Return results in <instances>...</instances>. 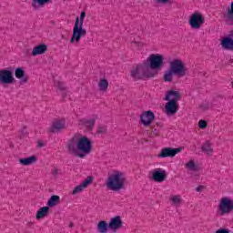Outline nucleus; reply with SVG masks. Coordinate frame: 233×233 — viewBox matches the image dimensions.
Wrapping results in <instances>:
<instances>
[{
  "instance_id": "nucleus-1",
  "label": "nucleus",
  "mask_w": 233,
  "mask_h": 233,
  "mask_svg": "<svg viewBox=\"0 0 233 233\" xmlns=\"http://www.w3.org/2000/svg\"><path fill=\"white\" fill-rule=\"evenodd\" d=\"M68 154L83 159L86 155L92 152V140L87 137L74 136L66 145Z\"/></svg>"
},
{
  "instance_id": "nucleus-2",
  "label": "nucleus",
  "mask_w": 233,
  "mask_h": 233,
  "mask_svg": "<svg viewBox=\"0 0 233 233\" xmlns=\"http://www.w3.org/2000/svg\"><path fill=\"white\" fill-rule=\"evenodd\" d=\"M174 76H178V77H185L187 76L185 64L180 59H175L170 63L169 68L165 72L163 79L166 83H172Z\"/></svg>"
},
{
  "instance_id": "nucleus-3",
  "label": "nucleus",
  "mask_w": 233,
  "mask_h": 233,
  "mask_svg": "<svg viewBox=\"0 0 233 233\" xmlns=\"http://www.w3.org/2000/svg\"><path fill=\"white\" fill-rule=\"evenodd\" d=\"M86 17V13L85 11L80 13V18L79 16L76 17L70 43H79L81 41V37H85V35H86V29L83 28V23L85 22Z\"/></svg>"
},
{
  "instance_id": "nucleus-4",
  "label": "nucleus",
  "mask_w": 233,
  "mask_h": 233,
  "mask_svg": "<svg viewBox=\"0 0 233 233\" xmlns=\"http://www.w3.org/2000/svg\"><path fill=\"white\" fill-rule=\"evenodd\" d=\"M156 72L148 69L146 64L137 65L133 70H131L130 76L134 81H141L156 77Z\"/></svg>"
},
{
  "instance_id": "nucleus-5",
  "label": "nucleus",
  "mask_w": 233,
  "mask_h": 233,
  "mask_svg": "<svg viewBox=\"0 0 233 233\" xmlns=\"http://www.w3.org/2000/svg\"><path fill=\"white\" fill-rule=\"evenodd\" d=\"M106 186L109 190L114 192H119L125 188V177L123 173L116 171L114 174L108 177Z\"/></svg>"
},
{
  "instance_id": "nucleus-6",
  "label": "nucleus",
  "mask_w": 233,
  "mask_h": 233,
  "mask_svg": "<svg viewBox=\"0 0 233 233\" xmlns=\"http://www.w3.org/2000/svg\"><path fill=\"white\" fill-rule=\"evenodd\" d=\"M144 64L148 70L156 72V76H157L159 70L165 66V56L161 54H152Z\"/></svg>"
},
{
  "instance_id": "nucleus-7",
  "label": "nucleus",
  "mask_w": 233,
  "mask_h": 233,
  "mask_svg": "<svg viewBox=\"0 0 233 233\" xmlns=\"http://www.w3.org/2000/svg\"><path fill=\"white\" fill-rule=\"evenodd\" d=\"M233 212V200L229 198L224 197L219 200L218 206L217 214L218 216H227L228 214H232Z\"/></svg>"
},
{
  "instance_id": "nucleus-8",
  "label": "nucleus",
  "mask_w": 233,
  "mask_h": 233,
  "mask_svg": "<svg viewBox=\"0 0 233 233\" xmlns=\"http://www.w3.org/2000/svg\"><path fill=\"white\" fill-rule=\"evenodd\" d=\"M0 83L1 85H12L15 83L14 77V68L7 67L0 70Z\"/></svg>"
},
{
  "instance_id": "nucleus-9",
  "label": "nucleus",
  "mask_w": 233,
  "mask_h": 233,
  "mask_svg": "<svg viewBox=\"0 0 233 233\" xmlns=\"http://www.w3.org/2000/svg\"><path fill=\"white\" fill-rule=\"evenodd\" d=\"M188 23L193 30H199L205 25V17L200 13L196 12L189 16Z\"/></svg>"
},
{
  "instance_id": "nucleus-10",
  "label": "nucleus",
  "mask_w": 233,
  "mask_h": 233,
  "mask_svg": "<svg viewBox=\"0 0 233 233\" xmlns=\"http://www.w3.org/2000/svg\"><path fill=\"white\" fill-rule=\"evenodd\" d=\"M152 181L155 183H163V181H167V171L163 168H155L153 171H150Z\"/></svg>"
},
{
  "instance_id": "nucleus-11",
  "label": "nucleus",
  "mask_w": 233,
  "mask_h": 233,
  "mask_svg": "<svg viewBox=\"0 0 233 233\" xmlns=\"http://www.w3.org/2000/svg\"><path fill=\"white\" fill-rule=\"evenodd\" d=\"M156 119V115H154V112L152 110L145 111L140 116V121L144 127H150L152 125L153 121Z\"/></svg>"
},
{
  "instance_id": "nucleus-12",
  "label": "nucleus",
  "mask_w": 233,
  "mask_h": 233,
  "mask_svg": "<svg viewBox=\"0 0 233 233\" xmlns=\"http://www.w3.org/2000/svg\"><path fill=\"white\" fill-rule=\"evenodd\" d=\"M183 150V147H164L160 151V154L157 156V157H174L177 154H179Z\"/></svg>"
},
{
  "instance_id": "nucleus-13",
  "label": "nucleus",
  "mask_w": 233,
  "mask_h": 233,
  "mask_svg": "<svg viewBox=\"0 0 233 233\" xmlns=\"http://www.w3.org/2000/svg\"><path fill=\"white\" fill-rule=\"evenodd\" d=\"M94 181V177L88 176L78 186H76L73 191V196H76V194H79V192H83L85 188L88 187V185H91Z\"/></svg>"
},
{
  "instance_id": "nucleus-14",
  "label": "nucleus",
  "mask_w": 233,
  "mask_h": 233,
  "mask_svg": "<svg viewBox=\"0 0 233 233\" xmlns=\"http://www.w3.org/2000/svg\"><path fill=\"white\" fill-rule=\"evenodd\" d=\"M108 224L112 232H117L119 228H123V220L121 219V216L112 218Z\"/></svg>"
},
{
  "instance_id": "nucleus-15",
  "label": "nucleus",
  "mask_w": 233,
  "mask_h": 233,
  "mask_svg": "<svg viewBox=\"0 0 233 233\" xmlns=\"http://www.w3.org/2000/svg\"><path fill=\"white\" fill-rule=\"evenodd\" d=\"M66 128V126L65 124V121L57 119L52 123V126L49 128V132L50 134H56L57 132H61V130H65Z\"/></svg>"
},
{
  "instance_id": "nucleus-16",
  "label": "nucleus",
  "mask_w": 233,
  "mask_h": 233,
  "mask_svg": "<svg viewBox=\"0 0 233 233\" xmlns=\"http://www.w3.org/2000/svg\"><path fill=\"white\" fill-rule=\"evenodd\" d=\"M166 112L169 116H174L179 110V104L176 100H167Z\"/></svg>"
},
{
  "instance_id": "nucleus-17",
  "label": "nucleus",
  "mask_w": 233,
  "mask_h": 233,
  "mask_svg": "<svg viewBox=\"0 0 233 233\" xmlns=\"http://www.w3.org/2000/svg\"><path fill=\"white\" fill-rule=\"evenodd\" d=\"M15 76L16 79H19L20 85H26V83H28V76L26 75L23 67H17L15 70Z\"/></svg>"
},
{
  "instance_id": "nucleus-18",
  "label": "nucleus",
  "mask_w": 233,
  "mask_h": 233,
  "mask_svg": "<svg viewBox=\"0 0 233 233\" xmlns=\"http://www.w3.org/2000/svg\"><path fill=\"white\" fill-rule=\"evenodd\" d=\"M223 18L228 25H233V2H231L230 6H228L226 13L223 14Z\"/></svg>"
},
{
  "instance_id": "nucleus-19",
  "label": "nucleus",
  "mask_w": 233,
  "mask_h": 233,
  "mask_svg": "<svg viewBox=\"0 0 233 233\" xmlns=\"http://www.w3.org/2000/svg\"><path fill=\"white\" fill-rule=\"evenodd\" d=\"M166 101H175V103H177L181 99V93L175 90H169L165 97Z\"/></svg>"
},
{
  "instance_id": "nucleus-20",
  "label": "nucleus",
  "mask_w": 233,
  "mask_h": 233,
  "mask_svg": "<svg viewBox=\"0 0 233 233\" xmlns=\"http://www.w3.org/2000/svg\"><path fill=\"white\" fill-rule=\"evenodd\" d=\"M220 45L224 50H233V38L230 36H224L220 40Z\"/></svg>"
},
{
  "instance_id": "nucleus-21",
  "label": "nucleus",
  "mask_w": 233,
  "mask_h": 233,
  "mask_svg": "<svg viewBox=\"0 0 233 233\" xmlns=\"http://www.w3.org/2000/svg\"><path fill=\"white\" fill-rule=\"evenodd\" d=\"M46 50H48V46L45 44H40L34 47L31 55L33 56H42V54H45Z\"/></svg>"
},
{
  "instance_id": "nucleus-22",
  "label": "nucleus",
  "mask_w": 233,
  "mask_h": 233,
  "mask_svg": "<svg viewBox=\"0 0 233 233\" xmlns=\"http://www.w3.org/2000/svg\"><path fill=\"white\" fill-rule=\"evenodd\" d=\"M20 165H23L24 167H28L30 165H34V163L37 162V157L31 156L28 157L19 158Z\"/></svg>"
},
{
  "instance_id": "nucleus-23",
  "label": "nucleus",
  "mask_w": 233,
  "mask_h": 233,
  "mask_svg": "<svg viewBox=\"0 0 233 233\" xmlns=\"http://www.w3.org/2000/svg\"><path fill=\"white\" fill-rule=\"evenodd\" d=\"M80 123L83 125V127H86V128L90 131L94 129V126L96 125V118H82L80 119Z\"/></svg>"
},
{
  "instance_id": "nucleus-24",
  "label": "nucleus",
  "mask_w": 233,
  "mask_h": 233,
  "mask_svg": "<svg viewBox=\"0 0 233 233\" xmlns=\"http://www.w3.org/2000/svg\"><path fill=\"white\" fill-rule=\"evenodd\" d=\"M50 213V208L48 206L40 208L36 212V219H43L46 218Z\"/></svg>"
},
{
  "instance_id": "nucleus-25",
  "label": "nucleus",
  "mask_w": 233,
  "mask_h": 233,
  "mask_svg": "<svg viewBox=\"0 0 233 233\" xmlns=\"http://www.w3.org/2000/svg\"><path fill=\"white\" fill-rule=\"evenodd\" d=\"M61 202V198L57 195H52L51 198L47 200V207L52 208L53 207H56Z\"/></svg>"
},
{
  "instance_id": "nucleus-26",
  "label": "nucleus",
  "mask_w": 233,
  "mask_h": 233,
  "mask_svg": "<svg viewBox=\"0 0 233 233\" xmlns=\"http://www.w3.org/2000/svg\"><path fill=\"white\" fill-rule=\"evenodd\" d=\"M96 228L99 233H106L108 232V228H110V226L108 222L105 220H100L98 224L96 225Z\"/></svg>"
},
{
  "instance_id": "nucleus-27",
  "label": "nucleus",
  "mask_w": 233,
  "mask_h": 233,
  "mask_svg": "<svg viewBox=\"0 0 233 233\" xmlns=\"http://www.w3.org/2000/svg\"><path fill=\"white\" fill-rule=\"evenodd\" d=\"M48 3H52V0H33L32 6L35 10H39L45 5H48Z\"/></svg>"
},
{
  "instance_id": "nucleus-28",
  "label": "nucleus",
  "mask_w": 233,
  "mask_h": 233,
  "mask_svg": "<svg viewBox=\"0 0 233 233\" xmlns=\"http://www.w3.org/2000/svg\"><path fill=\"white\" fill-rule=\"evenodd\" d=\"M202 152H205L206 154L210 155L212 152H214V148H212V144H210V141H206L202 147H201Z\"/></svg>"
},
{
  "instance_id": "nucleus-29",
  "label": "nucleus",
  "mask_w": 233,
  "mask_h": 233,
  "mask_svg": "<svg viewBox=\"0 0 233 233\" xmlns=\"http://www.w3.org/2000/svg\"><path fill=\"white\" fill-rule=\"evenodd\" d=\"M98 88L100 92H106V90H108V80L101 78L98 83Z\"/></svg>"
},
{
  "instance_id": "nucleus-30",
  "label": "nucleus",
  "mask_w": 233,
  "mask_h": 233,
  "mask_svg": "<svg viewBox=\"0 0 233 233\" xmlns=\"http://www.w3.org/2000/svg\"><path fill=\"white\" fill-rule=\"evenodd\" d=\"M186 168H188V170H191L192 172H198V170H199V166L196 165L194 160H189L186 164Z\"/></svg>"
},
{
  "instance_id": "nucleus-31",
  "label": "nucleus",
  "mask_w": 233,
  "mask_h": 233,
  "mask_svg": "<svg viewBox=\"0 0 233 233\" xmlns=\"http://www.w3.org/2000/svg\"><path fill=\"white\" fill-rule=\"evenodd\" d=\"M169 201H171L172 205H176L178 207V205H181V196L179 195H175V196H172L170 198H169Z\"/></svg>"
},
{
  "instance_id": "nucleus-32",
  "label": "nucleus",
  "mask_w": 233,
  "mask_h": 233,
  "mask_svg": "<svg viewBox=\"0 0 233 233\" xmlns=\"http://www.w3.org/2000/svg\"><path fill=\"white\" fill-rule=\"evenodd\" d=\"M55 86H56V88H58V90H60L61 92H66V90H68V88L66 87V86H65V83L61 82V81H56L55 82Z\"/></svg>"
},
{
  "instance_id": "nucleus-33",
  "label": "nucleus",
  "mask_w": 233,
  "mask_h": 233,
  "mask_svg": "<svg viewBox=\"0 0 233 233\" xmlns=\"http://www.w3.org/2000/svg\"><path fill=\"white\" fill-rule=\"evenodd\" d=\"M158 5H174L176 0H155Z\"/></svg>"
},
{
  "instance_id": "nucleus-34",
  "label": "nucleus",
  "mask_w": 233,
  "mask_h": 233,
  "mask_svg": "<svg viewBox=\"0 0 233 233\" xmlns=\"http://www.w3.org/2000/svg\"><path fill=\"white\" fill-rule=\"evenodd\" d=\"M151 137H156V136H159V129L156 128V126L152 127V131L149 134Z\"/></svg>"
},
{
  "instance_id": "nucleus-35",
  "label": "nucleus",
  "mask_w": 233,
  "mask_h": 233,
  "mask_svg": "<svg viewBox=\"0 0 233 233\" xmlns=\"http://www.w3.org/2000/svg\"><path fill=\"white\" fill-rule=\"evenodd\" d=\"M214 106V105L210 104V103H205L200 105V108L202 110H208L209 108H212Z\"/></svg>"
},
{
  "instance_id": "nucleus-36",
  "label": "nucleus",
  "mask_w": 233,
  "mask_h": 233,
  "mask_svg": "<svg viewBox=\"0 0 233 233\" xmlns=\"http://www.w3.org/2000/svg\"><path fill=\"white\" fill-rule=\"evenodd\" d=\"M107 132V127L106 126H100L97 128V134H106Z\"/></svg>"
},
{
  "instance_id": "nucleus-37",
  "label": "nucleus",
  "mask_w": 233,
  "mask_h": 233,
  "mask_svg": "<svg viewBox=\"0 0 233 233\" xmlns=\"http://www.w3.org/2000/svg\"><path fill=\"white\" fill-rule=\"evenodd\" d=\"M28 132L26 131V127H24L21 130H20V137H25V136H27Z\"/></svg>"
},
{
  "instance_id": "nucleus-38",
  "label": "nucleus",
  "mask_w": 233,
  "mask_h": 233,
  "mask_svg": "<svg viewBox=\"0 0 233 233\" xmlns=\"http://www.w3.org/2000/svg\"><path fill=\"white\" fill-rule=\"evenodd\" d=\"M207 122L205 120H199L198 127L199 128L205 129L207 128Z\"/></svg>"
},
{
  "instance_id": "nucleus-39",
  "label": "nucleus",
  "mask_w": 233,
  "mask_h": 233,
  "mask_svg": "<svg viewBox=\"0 0 233 233\" xmlns=\"http://www.w3.org/2000/svg\"><path fill=\"white\" fill-rule=\"evenodd\" d=\"M51 174L54 176V177H56V176H59V169L57 167H54Z\"/></svg>"
},
{
  "instance_id": "nucleus-40",
  "label": "nucleus",
  "mask_w": 233,
  "mask_h": 233,
  "mask_svg": "<svg viewBox=\"0 0 233 233\" xmlns=\"http://www.w3.org/2000/svg\"><path fill=\"white\" fill-rule=\"evenodd\" d=\"M215 233H230V230L221 228L218 229Z\"/></svg>"
},
{
  "instance_id": "nucleus-41",
  "label": "nucleus",
  "mask_w": 233,
  "mask_h": 233,
  "mask_svg": "<svg viewBox=\"0 0 233 233\" xmlns=\"http://www.w3.org/2000/svg\"><path fill=\"white\" fill-rule=\"evenodd\" d=\"M37 147L38 148H43V147H45V142H43V140H39L37 142Z\"/></svg>"
},
{
  "instance_id": "nucleus-42",
  "label": "nucleus",
  "mask_w": 233,
  "mask_h": 233,
  "mask_svg": "<svg viewBox=\"0 0 233 233\" xmlns=\"http://www.w3.org/2000/svg\"><path fill=\"white\" fill-rule=\"evenodd\" d=\"M202 190H205V186H198L196 187L197 192H202Z\"/></svg>"
},
{
  "instance_id": "nucleus-43",
  "label": "nucleus",
  "mask_w": 233,
  "mask_h": 233,
  "mask_svg": "<svg viewBox=\"0 0 233 233\" xmlns=\"http://www.w3.org/2000/svg\"><path fill=\"white\" fill-rule=\"evenodd\" d=\"M156 127H157L158 128H163V124H161V122H157Z\"/></svg>"
},
{
  "instance_id": "nucleus-44",
  "label": "nucleus",
  "mask_w": 233,
  "mask_h": 233,
  "mask_svg": "<svg viewBox=\"0 0 233 233\" xmlns=\"http://www.w3.org/2000/svg\"><path fill=\"white\" fill-rule=\"evenodd\" d=\"M74 227H75L74 223H73V222H70V223H69V228H74Z\"/></svg>"
},
{
  "instance_id": "nucleus-45",
  "label": "nucleus",
  "mask_w": 233,
  "mask_h": 233,
  "mask_svg": "<svg viewBox=\"0 0 233 233\" xmlns=\"http://www.w3.org/2000/svg\"><path fill=\"white\" fill-rule=\"evenodd\" d=\"M131 43H134V45H136L137 46H139V42L133 41Z\"/></svg>"
},
{
  "instance_id": "nucleus-46",
  "label": "nucleus",
  "mask_w": 233,
  "mask_h": 233,
  "mask_svg": "<svg viewBox=\"0 0 233 233\" xmlns=\"http://www.w3.org/2000/svg\"><path fill=\"white\" fill-rule=\"evenodd\" d=\"M32 225H34V222H28L27 223V227H32Z\"/></svg>"
},
{
  "instance_id": "nucleus-47",
  "label": "nucleus",
  "mask_w": 233,
  "mask_h": 233,
  "mask_svg": "<svg viewBox=\"0 0 233 233\" xmlns=\"http://www.w3.org/2000/svg\"><path fill=\"white\" fill-rule=\"evenodd\" d=\"M229 63H233V59H230V60H229Z\"/></svg>"
}]
</instances>
